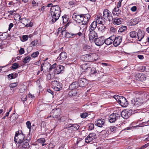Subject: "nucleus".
<instances>
[{"instance_id":"nucleus-1","label":"nucleus","mask_w":149,"mask_h":149,"mask_svg":"<svg viewBox=\"0 0 149 149\" xmlns=\"http://www.w3.org/2000/svg\"><path fill=\"white\" fill-rule=\"evenodd\" d=\"M30 139L25 138L24 134L19 133V131L16 132L14 137L15 143H19L18 147L21 149H28L29 147V142Z\"/></svg>"},{"instance_id":"nucleus-2","label":"nucleus","mask_w":149,"mask_h":149,"mask_svg":"<svg viewBox=\"0 0 149 149\" xmlns=\"http://www.w3.org/2000/svg\"><path fill=\"white\" fill-rule=\"evenodd\" d=\"M50 14L51 15L49 21L52 23H55L59 18L61 13V8L59 6H52L50 8Z\"/></svg>"},{"instance_id":"nucleus-3","label":"nucleus","mask_w":149,"mask_h":149,"mask_svg":"<svg viewBox=\"0 0 149 149\" xmlns=\"http://www.w3.org/2000/svg\"><path fill=\"white\" fill-rule=\"evenodd\" d=\"M96 138V134L95 133H91L86 138L85 142L87 143L92 144L95 141V139Z\"/></svg>"},{"instance_id":"nucleus-4","label":"nucleus","mask_w":149,"mask_h":149,"mask_svg":"<svg viewBox=\"0 0 149 149\" xmlns=\"http://www.w3.org/2000/svg\"><path fill=\"white\" fill-rule=\"evenodd\" d=\"M103 17L105 19L108 20L110 22L113 19V17L111 12L107 9H105L103 12Z\"/></svg>"},{"instance_id":"nucleus-5","label":"nucleus","mask_w":149,"mask_h":149,"mask_svg":"<svg viewBox=\"0 0 149 149\" xmlns=\"http://www.w3.org/2000/svg\"><path fill=\"white\" fill-rule=\"evenodd\" d=\"M89 40L91 43L93 42V41L96 37H97V33L94 30H89Z\"/></svg>"},{"instance_id":"nucleus-6","label":"nucleus","mask_w":149,"mask_h":149,"mask_svg":"<svg viewBox=\"0 0 149 149\" xmlns=\"http://www.w3.org/2000/svg\"><path fill=\"white\" fill-rule=\"evenodd\" d=\"M104 37L102 36L95 38L93 41V42H94L96 45L100 46L104 44Z\"/></svg>"},{"instance_id":"nucleus-7","label":"nucleus","mask_w":149,"mask_h":149,"mask_svg":"<svg viewBox=\"0 0 149 149\" xmlns=\"http://www.w3.org/2000/svg\"><path fill=\"white\" fill-rule=\"evenodd\" d=\"M83 15V14L78 15L74 13L72 16V18L77 22L79 23H81Z\"/></svg>"},{"instance_id":"nucleus-8","label":"nucleus","mask_w":149,"mask_h":149,"mask_svg":"<svg viewBox=\"0 0 149 149\" xmlns=\"http://www.w3.org/2000/svg\"><path fill=\"white\" fill-rule=\"evenodd\" d=\"M79 86V87H83L86 86L88 84L87 80L84 78H80L78 81Z\"/></svg>"},{"instance_id":"nucleus-9","label":"nucleus","mask_w":149,"mask_h":149,"mask_svg":"<svg viewBox=\"0 0 149 149\" xmlns=\"http://www.w3.org/2000/svg\"><path fill=\"white\" fill-rule=\"evenodd\" d=\"M29 19H26V18H23L20 19V22L25 25V27H32L33 25V22H29Z\"/></svg>"},{"instance_id":"nucleus-10","label":"nucleus","mask_w":149,"mask_h":149,"mask_svg":"<svg viewBox=\"0 0 149 149\" xmlns=\"http://www.w3.org/2000/svg\"><path fill=\"white\" fill-rule=\"evenodd\" d=\"M131 110H123L121 113V116L124 119L128 118L132 115Z\"/></svg>"},{"instance_id":"nucleus-11","label":"nucleus","mask_w":149,"mask_h":149,"mask_svg":"<svg viewBox=\"0 0 149 149\" xmlns=\"http://www.w3.org/2000/svg\"><path fill=\"white\" fill-rule=\"evenodd\" d=\"M114 39L113 40V45L116 47L120 45L122 41V38L120 36L117 37L114 36Z\"/></svg>"},{"instance_id":"nucleus-12","label":"nucleus","mask_w":149,"mask_h":149,"mask_svg":"<svg viewBox=\"0 0 149 149\" xmlns=\"http://www.w3.org/2000/svg\"><path fill=\"white\" fill-rule=\"evenodd\" d=\"M119 116L118 114L113 113L109 116L108 119L110 123H113L119 118Z\"/></svg>"},{"instance_id":"nucleus-13","label":"nucleus","mask_w":149,"mask_h":149,"mask_svg":"<svg viewBox=\"0 0 149 149\" xmlns=\"http://www.w3.org/2000/svg\"><path fill=\"white\" fill-rule=\"evenodd\" d=\"M91 16L89 14H83L81 23L83 25H87L88 23Z\"/></svg>"},{"instance_id":"nucleus-14","label":"nucleus","mask_w":149,"mask_h":149,"mask_svg":"<svg viewBox=\"0 0 149 149\" xmlns=\"http://www.w3.org/2000/svg\"><path fill=\"white\" fill-rule=\"evenodd\" d=\"M53 83L55 85L54 89L56 91H59L62 89V84L59 82L57 81H53Z\"/></svg>"},{"instance_id":"nucleus-15","label":"nucleus","mask_w":149,"mask_h":149,"mask_svg":"<svg viewBox=\"0 0 149 149\" xmlns=\"http://www.w3.org/2000/svg\"><path fill=\"white\" fill-rule=\"evenodd\" d=\"M60 114V109H54L52 110L50 113L51 116H52L53 118H57Z\"/></svg>"},{"instance_id":"nucleus-16","label":"nucleus","mask_w":149,"mask_h":149,"mask_svg":"<svg viewBox=\"0 0 149 149\" xmlns=\"http://www.w3.org/2000/svg\"><path fill=\"white\" fill-rule=\"evenodd\" d=\"M67 58V54L65 52H62L57 58V60L61 62L64 61Z\"/></svg>"},{"instance_id":"nucleus-17","label":"nucleus","mask_w":149,"mask_h":149,"mask_svg":"<svg viewBox=\"0 0 149 149\" xmlns=\"http://www.w3.org/2000/svg\"><path fill=\"white\" fill-rule=\"evenodd\" d=\"M81 68V73H85L90 68V65L88 63L84 64L80 66Z\"/></svg>"},{"instance_id":"nucleus-18","label":"nucleus","mask_w":149,"mask_h":149,"mask_svg":"<svg viewBox=\"0 0 149 149\" xmlns=\"http://www.w3.org/2000/svg\"><path fill=\"white\" fill-rule=\"evenodd\" d=\"M105 119L99 118L95 122V124L98 127H102L105 125Z\"/></svg>"},{"instance_id":"nucleus-19","label":"nucleus","mask_w":149,"mask_h":149,"mask_svg":"<svg viewBox=\"0 0 149 149\" xmlns=\"http://www.w3.org/2000/svg\"><path fill=\"white\" fill-rule=\"evenodd\" d=\"M65 67L62 65H58L56 66V68L54 70V74H58L63 73Z\"/></svg>"},{"instance_id":"nucleus-20","label":"nucleus","mask_w":149,"mask_h":149,"mask_svg":"<svg viewBox=\"0 0 149 149\" xmlns=\"http://www.w3.org/2000/svg\"><path fill=\"white\" fill-rule=\"evenodd\" d=\"M82 60L85 61H94L95 59L93 58V57L89 54H87L82 56Z\"/></svg>"},{"instance_id":"nucleus-21","label":"nucleus","mask_w":149,"mask_h":149,"mask_svg":"<svg viewBox=\"0 0 149 149\" xmlns=\"http://www.w3.org/2000/svg\"><path fill=\"white\" fill-rule=\"evenodd\" d=\"M118 102L123 107H126L128 105V102L126 99L123 97H122V98L121 100H118Z\"/></svg>"},{"instance_id":"nucleus-22","label":"nucleus","mask_w":149,"mask_h":149,"mask_svg":"<svg viewBox=\"0 0 149 149\" xmlns=\"http://www.w3.org/2000/svg\"><path fill=\"white\" fill-rule=\"evenodd\" d=\"M136 77L137 78V79L138 80L142 81L146 79V77L144 74L141 73H138L137 74Z\"/></svg>"},{"instance_id":"nucleus-23","label":"nucleus","mask_w":149,"mask_h":149,"mask_svg":"<svg viewBox=\"0 0 149 149\" xmlns=\"http://www.w3.org/2000/svg\"><path fill=\"white\" fill-rule=\"evenodd\" d=\"M114 36H111L109 38L106 39H104V43L106 45H109L113 43V40L114 39Z\"/></svg>"},{"instance_id":"nucleus-24","label":"nucleus","mask_w":149,"mask_h":149,"mask_svg":"<svg viewBox=\"0 0 149 149\" xmlns=\"http://www.w3.org/2000/svg\"><path fill=\"white\" fill-rule=\"evenodd\" d=\"M140 21V19L138 17L135 18L131 19L129 21L130 25H134L137 24Z\"/></svg>"},{"instance_id":"nucleus-25","label":"nucleus","mask_w":149,"mask_h":149,"mask_svg":"<svg viewBox=\"0 0 149 149\" xmlns=\"http://www.w3.org/2000/svg\"><path fill=\"white\" fill-rule=\"evenodd\" d=\"M122 20L123 19L121 18L114 17L113 18V19L111 21L112 23L114 25H118L121 23Z\"/></svg>"},{"instance_id":"nucleus-26","label":"nucleus","mask_w":149,"mask_h":149,"mask_svg":"<svg viewBox=\"0 0 149 149\" xmlns=\"http://www.w3.org/2000/svg\"><path fill=\"white\" fill-rule=\"evenodd\" d=\"M118 8H115L113 10L112 14L113 15H116L119 16L121 15V11Z\"/></svg>"},{"instance_id":"nucleus-27","label":"nucleus","mask_w":149,"mask_h":149,"mask_svg":"<svg viewBox=\"0 0 149 149\" xmlns=\"http://www.w3.org/2000/svg\"><path fill=\"white\" fill-rule=\"evenodd\" d=\"M79 86L78 82L75 81L71 84L69 86V88L70 90L77 89Z\"/></svg>"},{"instance_id":"nucleus-28","label":"nucleus","mask_w":149,"mask_h":149,"mask_svg":"<svg viewBox=\"0 0 149 149\" xmlns=\"http://www.w3.org/2000/svg\"><path fill=\"white\" fill-rule=\"evenodd\" d=\"M69 95L72 97L74 98L77 96L78 93L77 89L71 90L69 93Z\"/></svg>"},{"instance_id":"nucleus-29","label":"nucleus","mask_w":149,"mask_h":149,"mask_svg":"<svg viewBox=\"0 0 149 149\" xmlns=\"http://www.w3.org/2000/svg\"><path fill=\"white\" fill-rule=\"evenodd\" d=\"M97 74L96 77L98 78H100L106 75V73H104L103 69L101 68L99 71L98 70Z\"/></svg>"},{"instance_id":"nucleus-30","label":"nucleus","mask_w":149,"mask_h":149,"mask_svg":"<svg viewBox=\"0 0 149 149\" xmlns=\"http://www.w3.org/2000/svg\"><path fill=\"white\" fill-rule=\"evenodd\" d=\"M104 19L101 16H97L96 19V22L99 24H104Z\"/></svg>"},{"instance_id":"nucleus-31","label":"nucleus","mask_w":149,"mask_h":149,"mask_svg":"<svg viewBox=\"0 0 149 149\" xmlns=\"http://www.w3.org/2000/svg\"><path fill=\"white\" fill-rule=\"evenodd\" d=\"M144 36V34L141 31H139L137 33V36L138 37V40L141 41Z\"/></svg>"},{"instance_id":"nucleus-32","label":"nucleus","mask_w":149,"mask_h":149,"mask_svg":"<svg viewBox=\"0 0 149 149\" xmlns=\"http://www.w3.org/2000/svg\"><path fill=\"white\" fill-rule=\"evenodd\" d=\"M97 25V23L96 21H94L92 22L89 27V30H94L96 28Z\"/></svg>"},{"instance_id":"nucleus-33","label":"nucleus","mask_w":149,"mask_h":149,"mask_svg":"<svg viewBox=\"0 0 149 149\" xmlns=\"http://www.w3.org/2000/svg\"><path fill=\"white\" fill-rule=\"evenodd\" d=\"M97 71L98 70H97L95 68L92 67L91 69L90 74L91 76H96V75H97Z\"/></svg>"},{"instance_id":"nucleus-34","label":"nucleus","mask_w":149,"mask_h":149,"mask_svg":"<svg viewBox=\"0 0 149 149\" xmlns=\"http://www.w3.org/2000/svg\"><path fill=\"white\" fill-rule=\"evenodd\" d=\"M98 31L100 32L103 33L105 31V26L104 24L100 25L97 27Z\"/></svg>"},{"instance_id":"nucleus-35","label":"nucleus","mask_w":149,"mask_h":149,"mask_svg":"<svg viewBox=\"0 0 149 149\" xmlns=\"http://www.w3.org/2000/svg\"><path fill=\"white\" fill-rule=\"evenodd\" d=\"M65 36L67 38H72L76 36V34L72 33L65 32Z\"/></svg>"},{"instance_id":"nucleus-36","label":"nucleus","mask_w":149,"mask_h":149,"mask_svg":"<svg viewBox=\"0 0 149 149\" xmlns=\"http://www.w3.org/2000/svg\"><path fill=\"white\" fill-rule=\"evenodd\" d=\"M68 127L71 128V129L74 130H77L79 128V127L77 124H73L71 125Z\"/></svg>"},{"instance_id":"nucleus-37","label":"nucleus","mask_w":149,"mask_h":149,"mask_svg":"<svg viewBox=\"0 0 149 149\" xmlns=\"http://www.w3.org/2000/svg\"><path fill=\"white\" fill-rule=\"evenodd\" d=\"M137 33L135 31H131L130 33V37L132 38H135L137 36Z\"/></svg>"},{"instance_id":"nucleus-38","label":"nucleus","mask_w":149,"mask_h":149,"mask_svg":"<svg viewBox=\"0 0 149 149\" xmlns=\"http://www.w3.org/2000/svg\"><path fill=\"white\" fill-rule=\"evenodd\" d=\"M131 101L132 105L135 106H138V105L140 104V102L136 100H135L132 99Z\"/></svg>"},{"instance_id":"nucleus-39","label":"nucleus","mask_w":149,"mask_h":149,"mask_svg":"<svg viewBox=\"0 0 149 149\" xmlns=\"http://www.w3.org/2000/svg\"><path fill=\"white\" fill-rule=\"evenodd\" d=\"M37 141L39 143H41L43 146L44 145V143L45 142V139L44 138H42L38 139Z\"/></svg>"},{"instance_id":"nucleus-40","label":"nucleus","mask_w":149,"mask_h":149,"mask_svg":"<svg viewBox=\"0 0 149 149\" xmlns=\"http://www.w3.org/2000/svg\"><path fill=\"white\" fill-rule=\"evenodd\" d=\"M31 59V58L30 56H27L24 58L23 62L24 63L26 64L30 61Z\"/></svg>"},{"instance_id":"nucleus-41","label":"nucleus","mask_w":149,"mask_h":149,"mask_svg":"<svg viewBox=\"0 0 149 149\" xmlns=\"http://www.w3.org/2000/svg\"><path fill=\"white\" fill-rule=\"evenodd\" d=\"M127 29V27L125 26H122L120 27L118 31L122 32L125 31Z\"/></svg>"},{"instance_id":"nucleus-42","label":"nucleus","mask_w":149,"mask_h":149,"mask_svg":"<svg viewBox=\"0 0 149 149\" xmlns=\"http://www.w3.org/2000/svg\"><path fill=\"white\" fill-rule=\"evenodd\" d=\"M66 122L67 123V124H66V125L68 127L70 126L73 124H72L73 120L71 119H68Z\"/></svg>"},{"instance_id":"nucleus-43","label":"nucleus","mask_w":149,"mask_h":149,"mask_svg":"<svg viewBox=\"0 0 149 149\" xmlns=\"http://www.w3.org/2000/svg\"><path fill=\"white\" fill-rule=\"evenodd\" d=\"M39 53L38 51L33 52L31 55V56L33 58H35L38 56L39 54Z\"/></svg>"},{"instance_id":"nucleus-44","label":"nucleus","mask_w":149,"mask_h":149,"mask_svg":"<svg viewBox=\"0 0 149 149\" xmlns=\"http://www.w3.org/2000/svg\"><path fill=\"white\" fill-rule=\"evenodd\" d=\"M19 67V64L16 63H15L12 64L11 68L13 70L16 69Z\"/></svg>"},{"instance_id":"nucleus-45","label":"nucleus","mask_w":149,"mask_h":149,"mask_svg":"<svg viewBox=\"0 0 149 149\" xmlns=\"http://www.w3.org/2000/svg\"><path fill=\"white\" fill-rule=\"evenodd\" d=\"M56 64L55 63L54 64H53L52 66H51L50 67L49 69V71H51L52 70H53L54 71V70L56 68Z\"/></svg>"},{"instance_id":"nucleus-46","label":"nucleus","mask_w":149,"mask_h":149,"mask_svg":"<svg viewBox=\"0 0 149 149\" xmlns=\"http://www.w3.org/2000/svg\"><path fill=\"white\" fill-rule=\"evenodd\" d=\"M88 126L89 127L88 130H92L94 128V124L92 123H89L88 124Z\"/></svg>"},{"instance_id":"nucleus-47","label":"nucleus","mask_w":149,"mask_h":149,"mask_svg":"<svg viewBox=\"0 0 149 149\" xmlns=\"http://www.w3.org/2000/svg\"><path fill=\"white\" fill-rule=\"evenodd\" d=\"M21 98L22 101H25L27 100V97L26 95H23L21 97Z\"/></svg>"},{"instance_id":"nucleus-48","label":"nucleus","mask_w":149,"mask_h":149,"mask_svg":"<svg viewBox=\"0 0 149 149\" xmlns=\"http://www.w3.org/2000/svg\"><path fill=\"white\" fill-rule=\"evenodd\" d=\"M22 40H21L23 42H25L28 40V36L27 35H23L22 37Z\"/></svg>"},{"instance_id":"nucleus-49","label":"nucleus","mask_w":149,"mask_h":149,"mask_svg":"<svg viewBox=\"0 0 149 149\" xmlns=\"http://www.w3.org/2000/svg\"><path fill=\"white\" fill-rule=\"evenodd\" d=\"M26 126L29 129V131H30L31 126V123L29 121H28L26 122Z\"/></svg>"},{"instance_id":"nucleus-50","label":"nucleus","mask_w":149,"mask_h":149,"mask_svg":"<svg viewBox=\"0 0 149 149\" xmlns=\"http://www.w3.org/2000/svg\"><path fill=\"white\" fill-rule=\"evenodd\" d=\"M109 128L110 131L111 132H115L116 129H117V127L114 126H111Z\"/></svg>"},{"instance_id":"nucleus-51","label":"nucleus","mask_w":149,"mask_h":149,"mask_svg":"<svg viewBox=\"0 0 149 149\" xmlns=\"http://www.w3.org/2000/svg\"><path fill=\"white\" fill-rule=\"evenodd\" d=\"M149 146V143L142 146L141 147L137 148V149H144Z\"/></svg>"},{"instance_id":"nucleus-52","label":"nucleus","mask_w":149,"mask_h":149,"mask_svg":"<svg viewBox=\"0 0 149 149\" xmlns=\"http://www.w3.org/2000/svg\"><path fill=\"white\" fill-rule=\"evenodd\" d=\"M88 116V114L86 113H83L80 116L81 118H85Z\"/></svg>"},{"instance_id":"nucleus-53","label":"nucleus","mask_w":149,"mask_h":149,"mask_svg":"<svg viewBox=\"0 0 149 149\" xmlns=\"http://www.w3.org/2000/svg\"><path fill=\"white\" fill-rule=\"evenodd\" d=\"M38 43V41L37 40H34V41H33L31 43V47H34Z\"/></svg>"},{"instance_id":"nucleus-54","label":"nucleus","mask_w":149,"mask_h":149,"mask_svg":"<svg viewBox=\"0 0 149 149\" xmlns=\"http://www.w3.org/2000/svg\"><path fill=\"white\" fill-rule=\"evenodd\" d=\"M147 123H148V122H147V121L142 123L140 124V127H143L144 126L148 125V124Z\"/></svg>"},{"instance_id":"nucleus-55","label":"nucleus","mask_w":149,"mask_h":149,"mask_svg":"<svg viewBox=\"0 0 149 149\" xmlns=\"http://www.w3.org/2000/svg\"><path fill=\"white\" fill-rule=\"evenodd\" d=\"M7 76L9 80L14 79V77H13V74L12 73L8 75Z\"/></svg>"},{"instance_id":"nucleus-56","label":"nucleus","mask_w":149,"mask_h":149,"mask_svg":"<svg viewBox=\"0 0 149 149\" xmlns=\"http://www.w3.org/2000/svg\"><path fill=\"white\" fill-rule=\"evenodd\" d=\"M24 52L25 51L23 48H21L19 50V52L20 54H24Z\"/></svg>"},{"instance_id":"nucleus-57","label":"nucleus","mask_w":149,"mask_h":149,"mask_svg":"<svg viewBox=\"0 0 149 149\" xmlns=\"http://www.w3.org/2000/svg\"><path fill=\"white\" fill-rule=\"evenodd\" d=\"M17 85V83H14L12 84H10V87L11 88H14L16 87Z\"/></svg>"},{"instance_id":"nucleus-58","label":"nucleus","mask_w":149,"mask_h":149,"mask_svg":"<svg viewBox=\"0 0 149 149\" xmlns=\"http://www.w3.org/2000/svg\"><path fill=\"white\" fill-rule=\"evenodd\" d=\"M32 6L33 7H35L36 6H38V3H36L35 1L33 0L32 2Z\"/></svg>"},{"instance_id":"nucleus-59","label":"nucleus","mask_w":149,"mask_h":149,"mask_svg":"<svg viewBox=\"0 0 149 149\" xmlns=\"http://www.w3.org/2000/svg\"><path fill=\"white\" fill-rule=\"evenodd\" d=\"M136 10L137 7L135 6H133L131 8V10L132 12H135Z\"/></svg>"},{"instance_id":"nucleus-60","label":"nucleus","mask_w":149,"mask_h":149,"mask_svg":"<svg viewBox=\"0 0 149 149\" xmlns=\"http://www.w3.org/2000/svg\"><path fill=\"white\" fill-rule=\"evenodd\" d=\"M141 70L142 71H145L146 69V68L145 66H142L140 67Z\"/></svg>"},{"instance_id":"nucleus-61","label":"nucleus","mask_w":149,"mask_h":149,"mask_svg":"<svg viewBox=\"0 0 149 149\" xmlns=\"http://www.w3.org/2000/svg\"><path fill=\"white\" fill-rule=\"evenodd\" d=\"M116 31V29L113 27H111L110 28V31L111 32H114Z\"/></svg>"},{"instance_id":"nucleus-62","label":"nucleus","mask_w":149,"mask_h":149,"mask_svg":"<svg viewBox=\"0 0 149 149\" xmlns=\"http://www.w3.org/2000/svg\"><path fill=\"white\" fill-rule=\"evenodd\" d=\"M62 28H59L58 29V34L59 33H61V34L62 35L63 34V33H64L65 32L64 31H61L60 32V31H61L62 30Z\"/></svg>"},{"instance_id":"nucleus-63","label":"nucleus","mask_w":149,"mask_h":149,"mask_svg":"<svg viewBox=\"0 0 149 149\" xmlns=\"http://www.w3.org/2000/svg\"><path fill=\"white\" fill-rule=\"evenodd\" d=\"M14 25L13 24V23H10V24L9 25V27L8 30L9 31H10L11 29V28Z\"/></svg>"},{"instance_id":"nucleus-64","label":"nucleus","mask_w":149,"mask_h":149,"mask_svg":"<svg viewBox=\"0 0 149 149\" xmlns=\"http://www.w3.org/2000/svg\"><path fill=\"white\" fill-rule=\"evenodd\" d=\"M46 7L45 6H43L42 7V8H41L40 9H39V10L41 12L42 11V12L43 13L44 12V11L45 10V8Z\"/></svg>"}]
</instances>
